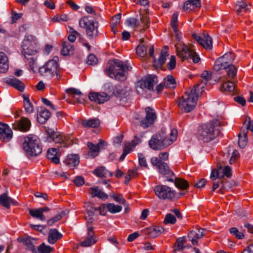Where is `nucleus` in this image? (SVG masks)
I'll return each instance as SVG.
<instances>
[{
	"label": "nucleus",
	"mask_w": 253,
	"mask_h": 253,
	"mask_svg": "<svg viewBox=\"0 0 253 253\" xmlns=\"http://www.w3.org/2000/svg\"><path fill=\"white\" fill-rule=\"evenodd\" d=\"M221 125L222 123L216 119L200 126L197 133L198 138L204 142L213 140L219 134Z\"/></svg>",
	"instance_id": "1"
},
{
	"label": "nucleus",
	"mask_w": 253,
	"mask_h": 253,
	"mask_svg": "<svg viewBox=\"0 0 253 253\" xmlns=\"http://www.w3.org/2000/svg\"><path fill=\"white\" fill-rule=\"evenodd\" d=\"M202 83L195 85L191 91L186 92L180 99L178 105L181 111L184 113H189L192 111L195 107L198 98V93L200 91L199 87L202 89L204 87Z\"/></svg>",
	"instance_id": "2"
},
{
	"label": "nucleus",
	"mask_w": 253,
	"mask_h": 253,
	"mask_svg": "<svg viewBox=\"0 0 253 253\" xmlns=\"http://www.w3.org/2000/svg\"><path fill=\"white\" fill-rule=\"evenodd\" d=\"M177 133L176 129H171L170 138H168L165 136L164 132L157 133L149 140V145L154 150H162L170 145L176 140Z\"/></svg>",
	"instance_id": "3"
},
{
	"label": "nucleus",
	"mask_w": 253,
	"mask_h": 253,
	"mask_svg": "<svg viewBox=\"0 0 253 253\" xmlns=\"http://www.w3.org/2000/svg\"><path fill=\"white\" fill-rule=\"evenodd\" d=\"M127 69V67H126ZM126 67L123 62L118 59L110 60L108 61L106 74L110 78H114L120 81H124L126 78Z\"/></svg>",
	"instance_id": "4"
},
{
	"label": "nucleus",
	"mask_w": 253,
	"mask_h": 253,
	"mask_svg": "<svg viewBox=\"0 0 253 253\" xmlns=\"http://www.w3.org/2000/svg\"><path fill=\"white\" fill-rule=\"evenodd\" d=\"M176 54L181 60L192 59L194 63H197L200 60V58L193 48V45H188L184 43H178L175 45Z\"/></svg>",
	"instance_id": "5"
},
{
	"label": "nucleus",
	"mask_w": 253,
	"mask_h": 253,
	"mask_svg": "<svg viewBox=\"0 0 253 253\" xmlns=\"http://www.w3.org/2000/svg\"><path fill=\"white\" fill-rule=\"evenodd\" d=\"M23 149L30 156H36L42 152L39 138L36 135H30L25 137Z\"/></svg>",
	"instance_id": "6"
},
{
	"label": "nucleus",
	"mask_w": 253,
	"mask_h": 253,
	"mask_svg": "<svg viewBox=\"0 0 253 253\" xmlns=\"http://www.w3.org/2000/svg\"><path fill=\"white\" fill-rule=\"evenodd\" d=\"M79 26L85 29L86 34L89 39H94L98 37L99 23L90 16L82 18L79 21Z\"/></svg>",
	"instance_id": "7"
},
{
	"label": "nucleus",
	"mask_w": 253,
	"mask_h": 253,
	"mask_svg": "<svg viewBox=\"0 0 253 253\" xmlns=\"http://www.w3.org/2000/svg\"><path fill=\"white\" fill-rule=\"evenodd\" d=\"M38 40L33 35L27 34L25 36L22 43V53L25 58L27 55H35L37 54Z\"/></svg>",
	"instance_id": "8"
},
{
	"label": "nucleus",
	"mask_w": 253,
	"mask_h": 253,
	"mask_svg": "<svg viewBox=\"0 0 253 253\" xmlns=\"http://www.w3.org/2000/svg\"><path fill=\"white\" fill-rule=\"evenodd\" d=\"M58 58L54 57L52 59L48 60L39 69L40 74L44 77L51 78L57 71H59Z\"/></svg>",
	"instance_id": "9"
},
{
	"label": "nucleus",
	"mask_w": 253,
	"mask_h": 253,
	"mask_svg": "<svg viewBox=\"0 0 253 253\" xmlns=\"http://www.w3.org/2000/svg\"><path fill=\"white\" fill-rule=\"evenodd\" d=\"M145 113L146 116L143 119L140 120L138 118H135L133 120L135 125H140L144 128L152 125L157 118L154 110L150 107L145 109Z\"/></svg>",
	"instance_id": "10"
},
{
	"label": "nucleus",
	"mask_w": 253,
	"mask_h": 253,
	"mask_svg": "<svg viewBox=\"0 0 253 253\" xmlns=\"http://www.w3.org/2000/svg\"><path fill=\"white\" fill-rule=\"evenodd\" d=\"M235 59V55L232 52H229L219 57L215 62L214 69L218 71L221 69H225L227 66L231 65Z\"/></svg>",
	"instance_id": "11"
},
{
	"label": "nucleus",
	"mask_w": 253,
	"mask_h": 253,
	"mask_svg": "<svg viewBox=\"0 0 253 253\" xmlns=\"http://www.w3.org/2000/svg\"><path fill=\"white\" fill-rule=\"evenodd\" d=\"M154 191L156 195L163 200H171L175 196L174 190L166 185H157L155 187Z\"/></svg>",
	"instance_id": "12"
},
{
	"label": "nucleus",
	"mask_w": 253,
	"mask_h": 253,
	"mask_svg": "<svg viewBox=\"0 0 253 253\" xmlns=\"http://www.w3.org/2000/svg\"><path fill=\"white\" fill-rule=\"evenodd\" d=\"M151 162L161 174L169 176H174L173 172L170 169L168 164L165 162H159L157 157H152Z\"/></svg>",
	"instance_id": "13"
},
{
	"label": "nucleus",
	"mask_w": 253,
	"mask_h": 253,
	"mask_svg": "<svg viewBox=\"0 0 253 253\" xmlns=\"http://www.w3.org/2000/svg\"><path fill=\"white\" fill-rule=\"evenodd\" d=\"M193 38L206 49H211L212 47V39L208 34H203L200 36L196 34H192Z\"/></svg>",
	"instance_id": "14"
},
{
	"label": "nucleus",
	"mask_w": 253,
	"mask_h": 253,
	"mask_svg": "<svg viewBox=\"0 0 253 253\" xmlns=\"http://www.w3.org/2000/svg\"><path fill=\"white\" fill-rule=\"evenodd\" d=\"M157 83V78L155 76H148L139 81L137 86L142 89H154V86Z\"/></svg>",
	"instance_id": "15"
},
{
	"label": "nucleus",
	"mask_w": 253,
	"mask_h": 253,
	"mask_svg": "<svg viewBox=\"0 0 253 253\" xmlns=\"http://www.w3.org/2000/svg\"><path fill=\"white\" fill-rule=\"evenodd\" d=\"M87 147L89 151L88 154V157L94 158L96 157L101 149H104L107 146V143L102 139H99V142L97 145L93 143L88 142L87 144Z\"/></svg>",
	"instance_id": "16"
},
{
	"label": "nucleus",
	"mask_w": 253,
	"mask_h": 253,
	"mask_svg": "<svg viewBox=\"0 0 253 253\" xmlns=\"http://www.w3.org/2000/svg\"><path fill=\"white\" fill-rule=\"evenodd\" d=\"M12 136V131L8 126L0 122V139L4 142H8Z\"/></svg>",
	"instance_id": "17"
},
{
	"label": "nucleus",
	"mask_w": 253,
	"mask_h": 253,
	"mask_svg": "<svg viewBox=\"0 0 253 253\" xmlns=\"http://www.w3.org/2000/svg\"><path fill=\"white\" fill-rule=\"evenodd\" d=\"M88 98L91 101H94L98 104L103 103L110 99L109 96L104 92L101 93L91 92L88 95Z\"/></svg>",
	"instance_id": "18"
},
{
	"label": "nucleus",
	"mask_w": 253,
	"mask_h": 253,
	"mask_svg": "<svg viewBox=\"0 0 253 253\" xmlns=\"http://www.w3.org/2000/svg\"><path fill=\"white\" fill-rule=\"evenodd\" d=\"M31 122L26 118H22L19 121L12 125V128L13 129H18L21 131L29 130Z\"/></svg>",
	"instance_id": "19"
},
{
	"label": "nucleus",
	"mask_w": 253,
	"mask_h": 253,
	"mask_svg": "<svg viewBox=\"0 0 253 253\" xmlns=\"http://www.w3.org/2000/svg\"><path fill=\"white\" fill-rule=\"evenodd\" d=\"M20 241L26 246L27 249L31 251L33 253H38L35 248V246L37 244L36 239L27 237L21 239Z\"/></svg>",
	"instance_id": "20"
},
{
	"label": "nucleus",
	"mask_w": 253,
	"mask_h": 253,
	"mask_svg": "<svg viewBox=\"0 0 253 253\" xmlns=\"http://www.w3.org/2000/svg\"><path fill=\"white\" fill-rule=\"evenodd\" d=\"M87 237L86 239L80 243V245L84 247H87L91 246L96 242V240L94 238V232L92 226H88L87 227Z\"/></svg>",
	"instance_id": "21"
},
{
	"label": "nucleus",
	"mask_w": 253,
	"mask_h": 253,
	"mask_svg": "<svg viewBox=\"0 0 253 253\" xmlns=\"http://www.w3.org/2000/svg\"><path fill=\"white\" fill-rule=\"evenodd\" d=\"M51 116L50 112L46 108H41L37 114V121L41 124H44Z\"/></svg>",
	"instance_id": "22"
},
{
	"label": "nucleus",
	"mask_w": 253,
	"mask_h": 253,
	"mask_svg": "<svg viewBox=\"0 0 253 253\" xmlns=\"http://www.w3.org/2000/svg\"><path fill=\"white\" fill-rule=\"evenodd\" d=\"M89 192L92 197H97L103 200L108 198V195L97 186L90 187L89 189Z\"/></svg>",
	"instance_id": "23"
},
{
	"label": "nucleus",
	"mask_w": 253,
	"mask_h": 253,
	"mask_svg": "<svg viewBox=\"0 0 253 253\" xmlns=\"http://www.w3.org/2000/svg\"><path fill=\"white\" fill-rule=\"evenodd\" d=\"M6 83L19 91H22L24 89V84L19 79L15 78L8 79Z\"/></svg>",
	"instance_id": "24"
},
{
	"label": "nucleus",
	"mask_w": 253,
	"mask_h": 253,
	"mask_svg": "<svg viewBox=\"0 0 253 253\" xmlns=\"http://www.w3.org/2000/svg\"><path fill=\"white\" fill-rule=\"evenodd\" d=\"M250 6L251 5L247 3L245 0H241L237 1L235 9L238 14H241L250 9Z\"/></svg>",
	"instance_id": "25"
},
{
	"label": "nucleus",
	"mask_w": 253,
	"mask_h": 253,
	"mask_svg": "<svg viewBox=\"0 0 253 253\" xmlns=\"http://www.w3.org/2000/svg\"><path fill=\"white\" fill-rule=\"evenodd\" d=\"M62 237V234L56 229H51L49 231L48 241L51 244H54L58 240Z\"/></svg>",
	"instance_id": "26"
},
{
	"label": "nucleus",
	"mask_w": 253,
	"mask_h": 253,
	"mask_svg": "<svg viewBox=\"0 0 253 253\" xmlns=\"http://www.w3.org/2000/svg\"><path fill=\"white\" fill-rule=\"evenodd\" d=\"M8 69V57L4 52H0V73H5Z\"/></svg>",
	"instance_id": "27"
},
{
	"label": "nucleus",
	"mask_w": 253,
	"mask_h": 253,
	"mask_svg": "<svg viewBox=\"0 0 253 253\" xmlns=\"http://www.w3.org/2000/svg\"><path fill=\"white\" fill-rule=\"evenodd\" d=\"M57 150L56 148H49L47 152V158L55 164H58L59 163V158L57 155Z\"/></svg>",
	"instance_id": "28"
},
{
	"label": "nucleus",
	"mask_w": 253,
	"mask_h": 253,
	"mask_svg": "<svg viewBox=\"0 0 253 253\" xmlns=\"http://www.w3.org/2000/svg\"><path fill=\"white\" fill-rule=\"evenodd\" d=\"M79 157L76 154L69 155L64 161L65 165L70 167L77 166L79 164Z\"/></svg>",
	"instance_id": "29"
},
{
	"label": "nucleus",
	"mask_w": 253,
	"mask_h": 253,
	"mask_svg": "<svg viewBox=\"0 0 253 253\" xmlns=\"http://www.w3.org/2000/svg\"><path fill=\"white\" fill-rule=\"evenodd\" d=\"M74 47L72 44L69 42H64L62 43L61 54L63 55H70L74 53Z\"/></svg>",
	"instance_id": "30"
},
{
	"label": "nucleus",
	"mask_w": 253,
	"mask_h": 253,
	"mask_svg": "<svg viewBox=\"0 0 253 253\" xmlns=\"http://www.w3.org/2000/svg\"><path fill=\"white\" fill-rule=\"evenodd\" d=\"M201 3L200 0H189L184 3L183 9L186 10L192 11L195 8H200Z\"/></svg>",
	"instance_id": "31"
},
{
	"label": "nucleus",
	"mask_w": 253,
	"mask_h": 253,
	"mask_svg": "<svg viewBox=\"0 0 253 253\" xmlns=\"http://www.w3.org/2000/svg\"><path fill=\"white\" fill-rule=\"evenodd\" d=\"M23 105L25 112L28 114H31L34 111V106L30 101L28 95L23 94Z\"/></svg>",
	"instance_id": "32"
},
{
	"label": "nucleus",
	"mask_w": 253,
	"mask_h": 253,
	"mask_svg": "<svg viewBox=\"0 0 253 253\" xmlns=\"http://www.w3.org/2000/svg\"><path fill=\"white\" fill-rule=\"evenodd\" d=\"M94 173L98 177H111L113 173L103 167H100L94 170Z\"/></svg>",
	"instance_id": "33"
},
{
	"label": "nucleus",
	"mask_w": 253,
	"mask_h": 253,
	"mask_svg": "<svg viewBox=\"0 0 253 253\" xmlns=\"http://www.w3.org/2000/svg\"><path fill=\"white\" fill-rule=\"evenodd\" d=\"M52 139L56 143L60 144V147H67L66 142V141L67 140L66 136L59 133L58 132L53 137H52Z\"/></svg>",
	"instance_id": "34"
},
{
	"label": "nucleus",
	"mask_w": 253,
	"mask_h": 253,
	"mask_svg": "<svg viewBox=\"0 0 253 253\" xmlns=\"http://www.w3.org/2000/svg\"><path fill=\"white\" fill-rule=\"evenodd\" d=\"M12 203H13V200L8 197L6 193H3L0 195V205L3 207L9 209Z\"/></svg>",
	"instance_id": "35"
},
{
	"label": "nucleus",
	"mask_w": 253,
	"mask_h": 253,
	"mask_svg": "<svg viewBox=\"0 0 253 253\" xmlns=\"http://www.w3.org/2000/svg\"><path fill=\"white\" fill-rule=\"evenodd\" d=\"M82 124L86 127H97L100 125V121L98 119L84 120L82 121Z\"/></svg>",
	"instance_id": "36"
},
{
	"label": "nucleus",
	"mask_w": 253,
	"mask_h": 253,
	"mask_svg": "<svg viewBox=\"0 0 253 253\" xmlns=\"http://www.w3.org/2000/svg\"><path fill=\"white\" fill-rule=\"evenodd\" d=\"M29 213L32 217L40 219L42 221H45L46 220L45 216L42 213L40 208L37 209H30Z\"/></svg>",
	"instance_id": "37"
},
{
	"label": "nucleus",
	"mask_w": 253,
	"mask_h": 253,
	"mask_svg": "<svg viewBox=\"0 0 253 253\" xmlns=\"http://www.w3.org/2000/svg\"><path fill=\"white\" fill-rule=\"evenodd\" d=\"M169 55L167 51V48L163 49L161 51V55L157 62L156 60L154 61V66H161L166 61L167 57Z\"/></svg>",
	"instance_id": "38"
},
{
	"label": "nucleus",
	"mask_w": 253,
	"mask_h": 253,
	"mask_svg": "<svg viewBox=\"0 0 253 253\" xmlns=\"http://www.w3.org/2000/svg\"><path fill=\"white\" fill-rule=\"evenodd\" d=\"M163 84L166 88H173L176 85L175 79L171 75H168L164 79Z\"/></svg>",
	"instance_id": "39"
},
{
	"label": "nucleus",
	"mask_w": 253,
	"mask_h": 253,
	"mask_svg": "<svg viewBox=\"0 0 253 253\" xmlns=\"http://www.w3.org/2000/svg\"><path fill=\"white\" fill-rule=\"evenodd\" d=\"M175 185L178 188L185 190L189 186L188 182L182 178H175L174 179Z\"/></svg>",
	"instance_id": "40"
},
{
	"label": "nucleus",
	"mask_w": 253,
	"mask_h": 253,
	"mask_svg": "<svg viewBox=\"0 0 253 253\" xmlns=\"http://www.w3.org/2000/svg\"><path fill=\"white\" fill-rule=\"evenodd\" d=\"M239 137V145L242 148H244L247 144V130H243L242 133L238 135Z\"/></svg>",
	"instance_id": "41"
},
{
	"label": "nucleus",
	"mask_w": 253,
	"mask_h": 253,
	"mask_svg": "<svg viewBox=\"0 0 253 253\" xmlns=\"http://www.w3.org/2000/svg\"><path fill=\"white\" fill-rule=\"evenodd\" d=\"M129 90L130 89L127 87L118 89L115 93V95L117 97L120 98V100H121L129 95Z\"/></svg>",
	"instance_id": "42"
},
{
	"label": "nucleus",
	"mask_w": 253,
	"mask_h": 253,
	"mask_svg": "<svg viewBox=\"0 0 253 253\" xmlns=\"http://www.w3.org/2000/svg\"><path fill=\"white\" fill-rule=\"evenodd\" d=\"M235 89V85L232 82H225L221 86L222 91H233Z\"/></svg>",
	"instance_id": "43"
},
{
	"label": "nucleus",
	"mask_w": 253,
	"mask_h": 253,
	"mask_svg": "<svg viewBox=\"0 0 253 253\" xmlns=\"http://www.w3.org/2000/svg\"><path fill=\"white\" fill-rule=\"evenodd\" d=\"M188 238L193 245H198L197 239H199L198 234L197 231L192 230L188 234Z\"/></svg>",
	"instance_id": "44"
},
{
	"label": "nucleus",
	"mask_w": 253,
	"mask_h": 253,
	"mask_svg": "<svg viewBox=\"0 0 253 253\" xmlns=\"http://www.w3.org/2000/svg\"><path fill=\"white\" fill-rule=\"evenodd\" d=\"M108 211L112 213H115L120 212L122 210V207L119 205H115L114 204L110 203L106 205Z\"/></svg>",
	"instance_id": "45"
},
{
	"label": "nucleus",
	"mask_w": 253,
	"mask_h": 253,
	"mask_svg": "<svg viewBox=\"0 0 253 253\" xmlns=\"http://www.w3.org/2000/svg\"><path fill=\"white\" fill-rule=\"evenodd\" d=\"M225 69H226L227 76L229 78H233L236 76L237 70L234 65H229Z\"/></svg>",
	"instance_id": "46"
},
{
	"label": "nucleus",
	"mask_w": 253,
	"mask_h": 253,
	"mask_svg": "<svg viewBox=\"0 0 253 253\" xmlns=\"http://www.w3.org/2000/svg\"><path fill=\"white\" fill-rule=\"evenodd\" d=\"M52 251V248L49 246L45 245L44 243H42L38 247L37 252L38 253H50Z\"/></svg>",
	"instance_id": "47"
},
{
	"label": "nucleus",
	"mask_w": 253,
	"mask_h": 253,
	"mask_svg": "<svg viewBox=\"0 0 253 253\" xmlns=\"http://www.w3.org/2000/svg\"><path fill=\"white\" fill-rule=\"evenodd\" d=\"M65 215V211H61L60 213L56 214L53 218L48 220L47 221V224L49 226L52 225L55 222L60 220Z\"/></svg>",
	"instance_id": "48"
},
{
	"label": "nucleus",
	"mask_w": 253,
	"mask_h": 253,
	"mask_svg": "<svg viewBox=\"0 0 253 253\" xmlns=\"http://www.w3.org/2000/svg\"><path fill=\"white\" fill-rule=\"evenodd\" d=\"M145 13L144 14H140L141 15V21L142 23H143L145 26L142 30H145L148 27V24H149V17L148 15V10H144Z\"/></svg>",
	"instance_id": "49"
},
{
	"label": "nucleus",
	"mask_w": 253,
	"mask_h": 253,
	"mask_svg": "<svg viewBox=\"0 0 253 253\" xmlns=\"http://www.w3.org/2000/svg\"><path fill=\"white\" fill-rule=\"evenodd\" d=\"M230 233L238 239H242L245 237L244 233L242 232H240L236 227L230 228Z\"/></svg>",
	"instance_id": "50"
},
{
	"label": "nucleus",
	"mask_w": 253,
	"mask_h": 253,
	"mask_svg": "<svg viewBox=\"0 0 253 253\" xmlns=\"http://www.w3.org/2000/svg\"><path fill=\"white\" fill-rule=\"evenodd\" d=\"M33 55H27V58H26L28 61L29 66L31 69L35 72V68L37 66L36 64V60L37 59L33 56Z\"/></svg>",
	"instance_id": "51"
},
{
	"label": "nucleus",
	"mask_w": 253,
	"mask_h": 253,
	"mask_svg": "<svg viewBox=\"0 0 253 253\" xmlns=\"http://www.w3.org/2000/svg\"><path fill=\"white\" fill-rule=\"evenodd\" d=\"M70 32L71 34L68 37V39L70 42H74L77 39V36L80 37L81 36L79 33L74 30L72 28H70Z\"/></svg>",
	"instance_id": "52"
},
{
	"label": "nucleus",
	"mask_w": 253,
	"mask_h": 253,
	"mask_svg": "<svg viewBox=\"0 0 253 253\" xmlns=\"http://www.w3.org/2000/svg\"><path fill=\"white\" fill-rule=\"evenodd\" d=\"M176 219L174 215L171 213H168L166 215L164 223L167 224L170 223L173 224L175 223Z\"/></svg>",
	"instance_id": "53"
},
{
	"label": "nucleus",
	"mask_w": 253,
	"mask_h": 253,
	"mask_svg": "<svg viewBox=\"0 0 253 253\" xmlns=\"http://www.w3.org/2000/svg\"><path fill=\"white\" fill-rule=\"evenodd\" d=\"M146 50L147 48L144 45H139L136 49V53L141 57H144L146 54Z\"/></svg>",
	"instance_id": "54"
},
{
	"label": "nucleus",
	"mask_w": 253,
	"mask_h": 253,
	"mask_svg": "<svg viewBox=\"0 0 253 253\" xmlns=\"http://www.w3.org/2000/svg\"><path fill=\"white\" fill-rule=\"evenodd\" d=\"M178 13L174 12L171 17V26L173 31H176L177 27Z\"/></svg>",
	"instance_id": "55"
},
{
	"label": "nucleus",
	"mask_w": 253,
	"mask_h": 253,
	"mask_svg": "<svg viewBox=\"0 0 253 253\" xmlns=\"http://www.w3.org/2000/svg\"><path fill=\"white\" fill-rule=\"evenodd\" d=\"M126 23L128 26L132 27H137L139 25V20L135 18L131 17L126 20Z\"/></svg>",
	"instance_id": "56"
},
{
	"label": "nucleus",
	"mask_w": 253,
	"mask_h": 253,
	"mask_svg": "<svg viewBox=\"0 0 253 253\" xmlns=\"http://www.w3.org/2000/svg\"><path fill=\"white\" fill-rule=\"evenodd\" d=\"M114 200L117 202L123 204L124 205H126V200L121 194H113L111 196Z\"/></svg>",
	"instance_id": "57"
},
{
	"label": "nucleus",
	"mask_w": 253,
	"mask_h": 253,
	"mask_svg": "<svg viewBox=\"0 0 253 253\" xmlns=\"http://www.w3.org/2000/svg\"><path fill=\"white\" fill-rule=\"evenodd\" d=\"M185 237L178 238V239H177L175 245L176 247V248L175 249L176 250L181 251L183 250V249L184 248L183 245L185 243Z\"/></svg>",
	"instance_id": "58"
},
{
	"label": "nucleus",
	"mask_w": 253,
	"mask_h": 253,
	"mask_svg": "<svg viewBox=\"0 0 253 253\" xmlns=\"http://www.w3.org/2000/svg\"><path fill=\"white\" fill-rule=\"evenodd\" d=\"M164 231V229L162 227L155 226L151 230V234L154 236H158Z\"/></svg>",
	"instance_id": "59"
},
{
	"label": "nucleus",
	"mask_w": 253,
	"mask_h": 253,
	"mask_svg": "<svg viewBox=\"0 0 253 253\" xmlns=\"http://www.w3.org/2000/svg\"><path fill=\"white\" fill-rule=\"evenodd\" d=\"M98 59L95 55L90 54L88 56L86 63L88 65H94L97 63Z\"/></svg>",
	"instance_id": "60"
},
{
	"label": "nucleus",
	"mask_w": 253,
	"mask_h": 253,
	"mask_svg": "<svg viewBox=\"0 0 253 253\" xmlns=\"http://www.w3.org/2000/svg\"><path fill=\"white\" fill-rule=\"evenodd\" d=\"M210 178L212 180H215L217 178L219 180L223 179V175H220L217 169H214L211 172Z\"/></svg>",
	"instance_id": "61"
},
{
	"label": "nucleus",
	"mask_w": 253,
	"mask_h": 253,
	"mask_svg": "<svg viewBox=\"0 0 253 253\" xmlns=\"http://www.w3.org/2000/svg\"><path fill=\"white\" fill-rule=\"evenodd\" d=\"M121 19V14L118 13L115 15L112 18L111 26L116 27L118 24L120 23Z\"/></svg>",
	"instance_id": "62"
},
{
	"label": "nucleus",
	"mask_w": 253,
	"mask_h": 253,
	"mask_svg": "<svg viewBox=\"0 0 253 253\" xmlns=\"http://www.w3.org/2000/svg\"><path fill=\"white\" fill-rule=\"evenodd\" d=\"M220 182L222 184L220 189H228L231 188L233 186V183L228 181H225V179H220Z\"/></svg>",
	"instance_id": "63"
},
{
	"label": "nucleus",
	"mask_w": 253,
	"mask_h": 253,
	"mask_svg": "<svg viewBox=\"0 0 253 253\" xmlns=\"http://www.w3.org/2000/svg\"><path fill=\"white\" fill-rule=\"evenodd\" d=\"M169 153L168 152H161L159 154V157H157L158 161L160 163L165 162L169 158Z\"/></svg>",
	"instance_id": "64"
}]
</instances>
